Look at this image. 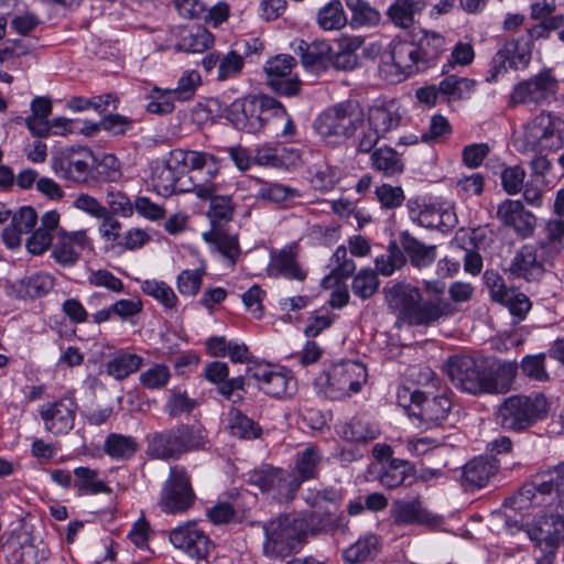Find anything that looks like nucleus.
I'll list each match as a JSON object with an SVG mask.
<instances>
[{"instance_id":"4be33fe9","label":"nucleus","mask_w":564,"mask_h":564,"mask_svg":"<svg viewBox=\"0 0 564 564\" xmlns=\"http://www.w3.org/2000/svg\"><path fill=\"white\" fill-rule=\"evenodd\" d=\"M257 95L238 98L225 110V117L240 131L257 133L261 131V123L258 119Z\"/></svg>"},{"instance_id":"680f3d73","label":"nucleus","mask_w":564,"mask_h":564,"mask_svg":"<svg viewBox=\"0 0 564 564\" xmlns=\"http://www.w3.org/2000/svg\"><path fill=\"white\" fill-rule=\"evenodd\" d=\"M379 283L375 270L361 269L352 279L351 290L357 297L368 300L377 293Z\"/></svg>"},{"instance_id":"6e6552de","label":"nucleus","mask_w":564,"mask_h":564,"mask_svg":"<svg viewBox=\"0 0 564 564\" xmlns=\"http://www.w3.org/2000/svg\"><path fill=\"white\" fill-rule=\"evenodd\" d=\"M367 381V369L358 361H341L319 373L315 386L326 398L341 400L360 391Z\"/></svg>"},{"instance_id":"37998d69","label":"nucleus","mask_w":564,"mask_h":564,"mask_svg":"<svg viewBox=\"0 0 564 564\" xmlns=\"http://www.w3.org/2000/svg\"><path fill=\"white\" fill-rule=\"evenodd\" d=\"M427 6L426 0H395L387 11L390 21L398 28L409 29L414 23V17Z\"/></svg>"},{"instance_id":"603ef678","label":"nucleus","mask_w":564,"mask_h":564,"mask_svg":"<svg viewBox=\"0 0 564 564\" xmlns=\"http://www.w3.org/2000/svg\"><path fill=\"white\" fill-rule=\"evenodd\" d=\"M317 24L325 31L340 30L347 24V17L339 0H332L317 12Z\"/></svg>"},{"instance_id":"473e14b6","label":"nucleus","mask_w":564,"mask_h":564,"mask_svg":"<svg viewBox=\"0 0 564 564\" xmlns=\"http://www.w3.org/2000/svg\"><path fill=\"white\" fill-rule=\"evenodd\" d=\"M390 54L393 65L404 76H411L424 70L421 69V57L411 37L393 40L390 44Z\"/></svg>"},{"instance_id":"7ed1b4c3","label":"nucleus","mask_w":564,"mask_h":564,"mask_svg":"<svg viewBox=\"0 0 564 564\" xmlns=\"http://www.w3.org/2000/svg\"><path fill=\"white\" fill-rule=\"evenodd\" d=\"M365 122L362 105L356 99H347L325 108L315 118L313 128L324 142L338 144L354 138Z\"/></svg>"},{"instance_id":"0e129e2a","label":"nucleus","mask_w":564,"mask_h":564,"mask_svg":"<svg viewBox=\"0 0 564 564\" xmlns=\"http://www.w3.org/2000/svg\"><path fill=\"white\" fill-rule=\"evenodd\" d=\"M214 43L213 34L205 28L196 26L182 37L180 46L186 52L200 53L208 50Z\"/></svg>"},{"instance_id":"052dcab7","label":"nucleus","mask_w":564,"mask_h":564,"mask_svg":"<svg viewBox=\"0 0 564 564\" xmlns=\"http://www.w3.org/2000/svg\"><path fill=\"white\" fill-rule=\"evenodd\" d=\"M378 539L376 535H368L359 539L343 552V557L348 563L367 561L377 553Z\"/></svg>"},{"instance_id":"4c0bfd02","label":"nucleus","mask_w":564,"mask_h":564,"mask_svg":"<svg viewBox=\"0 0 564 564\" xmlns=\"http://www.w3.org/2000/svg\"><path fill=\"white\" fill-rule=\"evenodd\" d=\"M371 167L386 177H394L404 171L401 155L391 147L383 145L373 149L370 153Z\"/></svg>"},{"instance_id":"69168bd1","label":"nucleus","mask_w":564,"mask_h":564,"mask_svg":"<svg viewBox=\"0 0 564 564\" xmlns=\"http://www.w3.org/2000/svg\"><path fill=\"white\" fill-rule=\"evenodd\" d=\"M258 119L261 123V130L270 119H279L286 116L285 107L275 98L268 95H257Z\"/></svg>"},{"instance_id":"412c9836","label":"nucleus","mask_w":564,"mask_h":564,"mask_svg":"<svg viewBox=\"0 0 564 564\" xmlns=\"http://www.w3.org/2000/svg\"><path fill=\"white\" fill-rule=\"evenodd\" d=\"M77 411V403L73 397H63L59 400L45 404L40 410V416L45 430L54 435L67 434L73 427Z\"/></svg>"},{"instance_id":"bf43d9fd","label":"nucleus","mask_w":564,"mask_h":564,"mask_svg":"<svg viewBox=\"0 0 564 564\" xmlns=\"http://www.w3.org/2000/svg\"><path fill=\"white\" fill-rule=\"evenodd\" d=\"M545 503L539 495L533 478L523 484V486L513 496L506 499V506L516 510L528 509L533 506Z\"/></svg>"},{"instance_id":"a878e982","label":"nucleus","mask_w":564,"mask_h":564,"mask_svg":"<svg viewBox=\"0 0 564 564\" xmlns=\"http://www.w3.org/2000/svg\"><path fill=\"white\" fill-rule=\"evenodd\" d=\"M145 454L151 459L176 460L182 457L174 426L145 436Z\"/></svg>"},{"instance_id":"72a5a7b5","label":"nucleus","mask_w":564,"mask_h":564,"mask_svg":"<svg viewBox=\"0 0 564 564\" xmlns=\"http://www.w3.org/2000/svg\"><path fill=\"white\" fill-rule=\"evenodd\" d=\"M294 52L301 58L306 69L314 72L325 69L330 61V45L325 41L307 43L303 40L295 42Z\"/></svg>"},{"instance_id":"e2e57ef3","label":"nucleus","mask_w":564,"mask_h":564,"mask_svg":"<svg viewBox=\"0 0 564 564\" xmlns=\"http://www.w3.org/2000/svg\"><path fill=\"white\" fill-rule=\"evenodd\" d=\"M272 269L286 279L303 281L306 278L305 271L299 267L295 257L288 251H282L273 258Z\"/></svg>"},{"instance_id":"5fc2aeb1","label":"nucleus","mask_w":564,"mask_h":564,"mask_svg":"<svg viewBox=\"0 0 564 564\" xmlns=\"http://www.w3.org/2000/svg\"><path fill=\"white\" fill-rule=\"evenodd\" d=\"M300 196L299 189L280 183H263L256 194L258 199L279 205H284Z\"/></svg>"},{"instance_id":"13d9d810","label":"nucleus","mask_w":564,"mask_h":564,"mask_svg":"<svg viewBox=\"0 0 564 564\" xmlns=\"http://www.w3.org/2000/svg\"><path fill=\"white\" fill-rule=\"evenodd\" d=\"M545 503L539 495L533 478L523 484V486L513 496L506 499V506L516 510L528 509L533 506Z\"/></svg>"},{"instance_id":"864d4df0","label":"nucleus","mask_w":564,"mask_h":564,"mask_svg":"<svg viewBox=\"0 0 564 564\" xmlns=\"http://www.w3.org/2000/svg\"><path fill=\"white\" fill-rule=\"evenodd\" d=\"M141 291L156 300L166 310L175 308L178 304L174 290L164 281L144 280L141 283Z\"/></svg>"},{"instance_id":"6ab92c4d","label":"nucleus","mask_w":564,"mask_h":564,"mask_svg":"<svg viewBox=\"0 0 564 564\" xmlns=\"http://www.w3.org/2000/svg\"><path fill=\"white\" fill-rule=\"evenodd\" d=\"M297 519L304 540L307 536L345 532L348 528L347 516L344 512H337V510L332 509L308 511L297 516Z\"/></svg>"},{"instance_id":"2f4dec72","label":"nucleus","mask_w":564,"mask_h":564,"mask_svg":"<svg viewBox=\"0 0 564 564\" xmlns=\"http://www.w3.org/2000/svg\"><path fill=\"white\" fill-rule=\"evenodd\" d=\"M399 240L401 251L415 269L422 270L430 267L435 261V245L427 246L406 230L400 232Z\"/></svg>"},{"instance_id":"79ce46f5","label":"nucleus","mask_w":564,"mask_h":564,"mask_svg":"<svg viewBox=\"0 0 564 564\" xmlns=\"http://www.w3.org/2000/svg\"><path fill=\"white\" fill-rule=\"evenodd\" d=\"M414 467L404 459L391 458L381 464L379 482L388 488L394 489L404 484L405 479L412 477Z\"/></svg>"},{"instance_id":"2eb2a0df","label":"nucleus","mask_w":564,"mask_h":564,"mask_svg":"<svg viewBox=\"0 0 564 564\" xmlns=\"http://www.w3.org/2000/svg\"><path fill=\"white\" fill-rule=\"evenodd\" d=\"M216 175H197L193 178L197 182V197L209 200L207 217L210 220L212 229L221 228L232 219L236 204L230 195H217L218 186L213 182Z\"/></svg>"},{"instance_id":"f257e3e1","label":"nucleus","mask_w":564,"mask_h":564,"mask_svg":"<svg viewBox=\"0 0 564 564\" xmlns=\"http://www.w3.org/2000/svg\"><path fill=\"white\" fill-rule=\"evenodd\" d=\"M423 289L432 296L424 297L420 288L408 282H397L382 289L384 302L397 317V325L433 327L457 312V308L443 297L444 282L424 281Z\"/></svg>"},{"instance_id":"ddd939ff","label":"nucleus","mask_w":564,"mask_h":564,"mask_svg":"<svg viewBox=\"0 0 564 564\" xmlns=\"http://www.w3.org/2000/svg\"><path fill=\"white\" fill-rule=\"evenodd\" d=\"M94 153L86 147H69L52 158L54 173L65 180L86 184L91 174Z\"/></svg>"},{"instance_id":"9d476101","label":"nucleus","mask_w":564,"mask_h":564,"mask_svg":"<svg viewBox=\"0 0 564 564\" xmlns=\"http://www.w3.org/2000/svg\"><path fill=\"white\" fill-rule=\"evenodd\" d=\"M195 501L196 494L185 467L171 466L158 498L156 505L160 510L166 514H183L194 506Z\"/></svg>"},{"instance_id":"0eeeda50","label":"nucleus","mask_w":564,"mask_h":564,"mask_svg":"<svg viewBox=\"0 0 564 564\" xmlns=\"http://www.w3.org/2000/svg\"><path fill=\"white\" fill-rule=\"evenodd\" d=\"M562 120L549 111H541L523 126V131L514 139V148L520 153H542L556 151L563 145Z\"/></svg>"},{"instance_id":"e433bc0d","label":"nucleus","mask_w":564,"mask_h":564,"mask_svg":"<svg viewBox=\"0 0 564 564\" xmlns=\"http://www.w3.org/2000/svg\"><path fill=\"white\" fill-rule=\"evenodd\" d=\"M182 456L205 451L208 441V431L202 423H181L174 426Z\"/></svg>"},{"instance_id":"58836bf2","label":"nucleus","mask_w":564,"mask_h":564,"mask_svg":"<svg viewBox=\"0 0 564 564\" xmlns=\"http://www.w3.org/2000/svg\"><path fill=\"white\" fill-rule=\"evenodd\" d=\"M391 513L397 524H422L431 521V514L422 507L419 498L394 501Z\"/></svg>"},{"instance_id":"b1692460","label":"nucleus","mask_w":564,"mask_h":564,"mask_svg":"<svg viewBox=\"0 0 564 564\" xmlns=\"http://www.w3.org/2000/svg\"><path fill=\"white\" fill-rule=\"evenodd\" d=\"M247 371L251 372L250 377L258 382L259 389L273 398L292 395L296 390L295 379L283 369L258 368L254 371Z\"/></svg>"},{"instance_id":"bb28decb","label":"nucleus","mask_w":564,"mask_h":564,"mask_svg":"<svg viewBox=\"0 0 564 564\" xmlns=\"http://www.w3.org/2000/svg\"><path fill=\"white\" fill-rule=\"evenodd\" d=\"M409 217L416 224L429 229L447 227L451 214L434 203H427L422 198H410L406 202Z\"/></svg>"},{"instance_id":"8fccbe9b","label":"nucleus","mask_w":564,"mask_h":564,"mask_svg":"<svg viewBox=\"0 0 564 564\" xmlns=\"http://www.w3.org/2000/svg\"><path fill=\"white\" fill-rule=\"evenodd\" d=\"M476 82L467 77L448 75L438 83V91L449 100L468 98L474 91Z\"/></svg>"},{"instance_id":"774afa93","label":"nucleus","mask_w":564,"mask_h":564,"mask_svg":"<svg viewBox=\"0 0 564 564\" xmlns=\"http://www.w3.org/2000/svg\"><path fill=\"white\" fill-rule=\"evenodd\" d=\"M301 485V478L295 474L280 469L279 479L272 495L281 501H290L294 498Z\"/></svg>"},{"instance_id":"cd10ccee","label":"nucleus","mask_w":564,"mask_h":564,"mask_svg":"<svg viewBox=\"0 0 564 564\" xmlns=\"http://www.w3.org/2000/svg\"><path fill=\"white\" fill-rule=\"evenodd\" d=\"M411 37L421 57V69L426 70L434 66L441 54L445 51V39L442 34L424 29L413 30Z\"/></svg>"},{"instance_id":"a211bd4d","label":"nucleus","mask_w":564,"mask_h":564,"mask_svg":"<svg viewBox=\"0 0 564 564\" xmlns=\"http://www.w3.org/2000/svg\"><path fill=\"white\" fill-rule=\"evenodd\" d=\"M563 531L564 518L558 511L545 514L528 529L530 540L535 541L539 546L544 543V555L536 560V564H553L555 550L563 539Z\"/></svg>"},{"instance_id":"f03ea898","label":"nucleus","mask_w":564,"mask_h":564,"mask_svg":"<svg viewBox=\"0 0 564 564\" xmlns=\"http://www.w3.org/2000/svg\"><path fill=\"white\" fill-rule=\"evenodd\" d=\"M518 369L516 361L470 355L452 356L444 365L451 382L460 391L471 395L509 392Z\"/></svg>"},{"instance_id":"c9c22d12","label":"nucleus","mask_w":564,"mask_h":564,"mask_svg":"<svg viewBox=\"0 0 564 564\" xmlns=\"http://www.w3.org/2000/svg\"><path fill=\"white\" fill-rule=\"evenodd\" d=\"M554 212L557 218L547 221L546 240L541 242L542 249L550 258L558 254L562 250V238L564 236V220L562 219L564 212V188L557 191Z\"/></svg>"},{"instance_id":"5701e85b","label":"nucleus","mask_w":564,"mask_h":564,"mask_svg":"<svg viewBox=\"0 0 564 564\" xmlns=\"http://www.w3.org/2000/svg\"><path fill=\"white\" fill-rule=\"evenodd\" d=\"M55 285V278L46 272H35L7 285L9 296L18 300H35L48 294Z\"/></svg>"},{"instance_id":"dca6fc26","label":"nucleus","mask_w":564,"mask_h":564,"mask_svg":"<svg viewBox=\"0 0 564 564\" xmlns=\"http://www.w3.org/2000/svg\"><path fill=\"white\" fill-rule=\"evenodd\" d=\"M532 50L528 42L520 35L506 40L490 62L489 76L487 82L497 80L498 76L506 73L508 68L524 69L530 64Z\"/></svg>"},{"instance_id":"49530a36","label":"nucleus","mask_w":564,"mask_h":564,"mask_svg":"<svg viewBox=\"0 0 564 564\" xmlns=\"http://www.w3.org/2000/svg\"><path fill=\"white\" fill-rule=\"evenodd\" d=\"M139 448L140 445L133 436L118 433L109 434L104 444L105 453L117 460L130 459Z\"/></svg>"},{"instance_id":"f3484780","label":"nucleus","mask_w":564,"mask_h":564,"mask_svg":"<svg viewBox=\"0 0 564 564\" xmlns=\"http://www.w3.org/2000/svg\"><path fill=\"white\" fill-rule=\"evenodd\" d=\"M296 59L289 54H279L267 61L264 72L267 85L281 96L293 97L301 90V80L292 75Z\"/></svg>"},{"instance_id":"a18cd8bd","label":"nucleus","mask_w":564,"mask_h":564,"mask_svg":"<svg viewBox=\"0 0 564 564\" xmlns=\"http://www.w3.org/2000/svg\"><path fill=\"white\" fill-rule=\"evenodd\" d=\"M323 454L317 446L311 445L299 452L295 458V475L301 481L314 479L318 475Z\"/></svg>"},{"instance_id":"6e6d98bb","label":"nucleus","mask_w":564,"mask_h":564,"mask_svg":"<svg viewBox=\"0 0 564 564\" xmlns=\"http://www.w3.org/2000/svg\"><path fill=\"white\" fill-rule=\"evenodd\" d=\"M148 98L150 101L145 105V110L152 115L166 116L174 111L176 96L172 89H163L154 86Z\"/></svg>"},{"instance_id":"09e8293b","label":"nucleus","mask_w":564,"mask_h":564,"mask_svg":"<svg viewBox=\"0 0 564 564\" xmlns=\"http://www.w3.org/2000/svg\"><path fill=\"white\" fill-rule=\"evenodd\" d=\"M347 9L351 13V28H371L379 24L380 12L366 0H345Z\"/></svg>"},{"instance_id":"39448f33","label":"nucleus","mask_w":564,"mask_h":564,"mask_svg":"<svg viewBox=\"0 0 564 564\" xmlns=\"http://www.w3.org/2000/svg\"><path fill=\"white\" fill-rule=\"evenodd\" d=\"M546 410L547 401L541 393L510 395L499 404L496 423L505 431L519 433L541 420Z\"/></svg>"},{"instance_id":"393cba45","label":"nucleus","mask_w":564,"mask_h":564,"mask_svg":"<svg viewBox=\"0 0 564 564\" xmlns=\"http://www.w3.org/2000/svg\"><path fill=\"white\" fill-rule=\"evenodd\" d=\"M539 495L545 505L562 507L564 495V463H560L532 476Z\"/></svg>"},{"instance_id":"a19ab883","label":"nucleus","mask_w":564,"mask_h":564,"mask_svg":"<svg viewBox=\"0 0 564 564\" xmlns=\"http://www.w3.org/2000/svg\"><path fill=\"white\" fill-rule=\"evenodd\" d=\"M227 415V430L231 436L251 441L262 435V427L259 423L247 416L241 410L230 406Z\"/></svg>"},{"instance_id":"423d86ee","label":"nucleus","mask_w":564,"mask_h":564,"mask_svg":"<svg viewBox=\"0 0 564 564\" xmlns=\"http://www.w3.org/2000/svg\"><path fill=\"white\" fill-rule=\"evenodd\" d=\"M403 115L394 99L376 100L366 111L367 128L356 138V152L370 153L381 139L401 126Z\"/></svg>"},{"instance_id":"c85d7f7f","label":"nucleus","mask_w":564,"mask_h":564,"mask_svg":"<svg viewBox=\"0 0 564 564\" xmlns=\"http://www.w3.org/2000/svg\"><path fill=\"white\" fill-rule=\"evenodd\" d=\"M61 215L57 210H48L44 213L40 219L41 225L37 229H33L31 236L25 241L26 250L34 254H43L54 242V235L59 225Z\"/></svg>"},{"instance_id":"f704fd0d","label":"nucleus","mask_w":564,"mask_h":564,"mask_svg":"<svg viewBox=\"0 0 564 564\" xmlns=\"http://www.w3.org/2000/svg\"><path fill=\"white\" fill-rule=\"evenodd\" d=\"M509 272L512 276L527 281L538 280L543 273V267L538 260L536 248L532 245L521 247L511 261Z\"/></svg>"},{"instance_id":"20e7f679","label":"nucleus","mask_w":564,"mask_h":564,"mask_svg":"<svg viewBox=\"0 0 564 564\" xmlns=\"http://www.w3.org/2000/svg\"><path fill=\"white\" fill-rule=\"evenodd\" d=\"M189 167V178L196 182L193 176L197 175H217L219 172V161L212 154L197 151H184L181 149L171 152L166 162L158 163L152 171V183L155 191L170 196L175 194L177 169Z\"/></svg>"},{"instance_id":"de8ad7c7","label":"nucleus","mask_w":564,"mask_h":564,"mask_svg":"<svg viewBox=\"0 0 564 564\" xmlns=\"http://www.w3.org/2000/svg\"><path fill=\"white\" fill-rule=\"evenodd\" d=\"M143 364V358L133 352L119 351L106 364L107 373L116 380H123L137 372Z\"/></svg>"},{"instance_id":"3c124183","label":"nucleus","mask_w":564,"mask_h":564,"mask_svg":"<svg viewBox=\"0 0 564 564\" xmlns=\"http://www.w3.org/2000/svg\"><path fill=\"white\" fill-rule=\"evenodd\" d=\"M207 242L217 246L218 250L232 263L236 262L237 257L240 253L239 242L237 235L228 234L223 227L214 228L203 235Z\"/></svg>"},{"instance_id":"4468645a","label":"nucleus","mask_w":564,"mask_h":564,"mask_svg":"<svg viewBox=\"0 0 564 564\" xmlns=\"http://www.w3.org/2000/svg\"><path fill=\"white\" fill-rule=\"evenodd\" d=\"M93 240L86 229L67 231L57 227L52 245L51 258L63 268L75 267L84 250L91 251Z\"/></svg>"},{"instance_id":"ea45409f","label":"nucleus","mask_w":564,"mask_h":564,"mask_svg":"<svg viewBox=\"0 0 564 564\" xmlns=\"http://www.w3.org/2000/svg\"><path fill=\"white\" fill-rule=\"evenodd\" d=\"M339 435L349 442L368 443L379 435V429L364 415L354 416L350 421L341 424Z\"/></svg>"},{"instance_id":"f8f14e48","label":"nucleus","mask_w":564,"mask_h":564,"mask_svg":"<svg viewBox=\"0 0 564 564\" xmlns=\"http://www.w3.org/2000/svg\"><path fill=\"white\" fill-rule=\"evenodd\" d=\"M558 90V82L551 69H543L539 74L518 83L511 95L509 105H533L535 107L549 102Z\"/></svg>"},{"instance_id":"9b49d317","label":"nucleus","mask_w":564,"mask_h":564,"mask_svg":"<svg viewBox=\"0 0 564 564\" xmlns=\"http://www.w3.org/2000/svg\"><path fill=\"white\" fill-rule=\"evenodd\" d=\"M409 394L411 401L410 414L416 416L421 426L425 429L441 426L453 408V392L446 388L437 393L430 389H415Z\"/></svg>"},{"instance_id":"7c9ffc66","label":"nucleus","mask_w":564,"mask_h":564,"mask_svg":"<svg viewBox=\"0 0 564 564\" xmlns=\"http://www.w3.org/2000/svg\"><path fill=\"white\" fill-rule=\"evenodd\" d=\"M37 223V214L31 206H22L12 215L11 224L2 231V240L10 249L21 245L23 234H30Z\"/></svg>"},{"instance_id":"338daca9","label":"nucleus","mask_w":564,"mask_h":564,"mask_svg":"<svg viewBox=\"0 0 564 564\" xmlns=\"http://www.w3.org/2000/svg\"><path fill=\"white\" fill-rule=\"evenodd\" d=\"M197 404V400L191 399L186 392H172L163 410L171 419H176L183 414H189Z\"/></svg>"},{"instance_id":"c756f323","label":"nucleus","mask_w":564,"mask_h":564,"mask_svg":"<svg viewBox=\"0 0 564 564\" xmlns=\"http://www.w3.org/2000/svg\"><path fill=\"white\" fill-rule=\"evenodd\" d=\"M498 466L491 457L479 456L462 468V486L465 490H474L485 487L489 479L496 475Z\"/></svg>"},{"instance_id":"4d7b16f0","label":"nucleus","mask_w":564,"mask_h":564,"mask_svg":"<svg viewBox=\"0 0 564 564\" xmlns=\"http://www.w3.org/2000/svg\"><path fill=\"white\" fill-rule=\"evenodd\" d=\"M406 263V258L395 241L388 246L387 253L376 258V270L384 276L392 275L395 270L401 269Z\"/></svg>"},{"instance_id":"c03bdc74","label":"nucleus","mask_w":564,"mask_h":564,"mask_svg":"<svg viewBox=\"0 0 564 564\" xmlns=\"http://www.w3.org/2000/svg\"><path fill=\"white\" fill-rule=\"evenodd\" d=\"M74 487L79 495L111 494V488L101 479L99 471L89 467H76L74 469Z\"/></svg>"},{"instance_id":"aec40b11","label":"nucleus","mask_w":564,"mask_h":564,"mask_svg":"<svg viewBox=\"0 0 564 564\" xmlns=\"http://www.w3.org/2000/svg\"><path fill=\"white\" fill-rule=\"evenodd\" d=\"M170 541L176 549L196 560L205 558L213 547L209 536L194 522H187L173 529L170 532Z\"/></svg>"},{"instance_id":"1a4fd4ad","label":"nucleus","mask_w":564,"mask_h":564,"mask_svg":"<svg viewBox=\"0 0 564 564\" xmlns=\"http://www.w3.org/2000/svg\"><path fill=\"white\" fill-rule=\"evenodd\" d=\"M297 516L280 514L263 523L265 540L263 554L271 560H283L296 552L304 542Z\"/></svg>"}]
</instances>
